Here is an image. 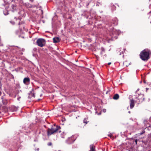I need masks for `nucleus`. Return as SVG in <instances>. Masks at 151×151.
<instances>
[{
  "instance_id": "obj_1",
  "label": "nucleus",
  "mask_w": 151,
  "mask_h": 151,
  "mask_svg": "<svg viewBox=\"0 0 151 151\" xmlns=\"http://www.w3.org/2000/svg\"><path fill=\"white\" fill-rule=\"evenodd\" d=\"M151 51L148 49H145L142 51L139 54L140 58L144 61H147L150 58Z\"/></svg>"
},
{
  "instance_id": "obj_2",
  "label": "nucleus",
  "mask_w": 151,
  "mask_h": 151,
  "mask_svg": "<svg viewBox=\"0 0 151 151\" xmlns=\"http://www.w3.org/2000/svg\"><path fill=\"white\" fill-rule=\"evenodd\" d=\"M60 128V127L58 125H56L55 124L54 126H52L51 128H48L47 130V134L48 136L49 137L52 134L56 133L58 130Z\"/></svg>"
},
{
  "instance_id": "obj_3",
  "label": "nucleus",
  "mask_w": 151,
  "mask_h": 151,
  "mask_svg": "<svg viewBox=\"0 0 151 151\" xmlns=\"http://www.w3.org/2000/svg\"><path fill=\"white\" fill-rule=\"evenodd\" d=\"M118 24V20L116 18H114L113 19L111 22L107 24H106V27H112L111 30H112L114 29L113 26L116 25Z\"/></svg>"
},
{
  "instance_id": "obj_4",
  "label": "nucleus",
  "mask_w": 151,
  "mask_h": 151,
  "mask_svg": "<svg viewBox=\"0 0 151 151\" xmlns=\"http://www.w3.org/2000/svg\"><path fill=\"white\" fill-rule=\"evenodd\" d=\"M76 139V137L74 135H72L70 137H68L65 140V143L68 145L72 144L74 142Z\"/></svg>"
},
{
  "instance_id": "obj_5",
  "label": "nucleus",
  "mask_w": 151,
  "mask_h": 151,
  "mask_svg": "<svg viewBox=\"0 0 151 151\" xmlns=\"http://www.w3.org/2000/svg\"><path fill=\"white\" fill-rule=\"evenodd\" d=\"M46 43V41L45 39L42 38H39L36 41L37 45L40 47L44 46Z\"/></svg>"
},
{
  "instance_id": "obj_6",
  "label": "nucleus",
  "mask_w": 151,
  "mask_h": 151,
  "mask_svg": "<svg viewBox=\"0 0 151 151\" xmlns=\"http://www.w3.org/2000/svg\"><path fill=\"white\" fill-rule=\"evenodd\" d=\"M11 47L12 51L14 54H17L18 51H24V49L23 48L21 50V48L20 47L17 46H13Z\"/></svg>"
},
{
  "instance_id": "obj_7",
  "label": "nucleus",
  "mask_w": 151,
  "mask_h": 151,
  "mask_svg": "<svg viewBox=\"0 0 151 151\" xmlns=\"http://www.w3.org/2000/svg\"><path fill=\"white\" fill-rule=\"evenodd\" d=\"M138 96L136 98V99H137L139 100V102L140 103L142 102L145 100V98L144 97V96L143 94H138Z\"/></svg>"
},
{
  "instance_id": "obj_8",
  "label": "nucleus",
  "mask_w": 151,
  "mask_h": 151,
  "mask_svg": "<svg viewBox=\"0 0 151 151\" xmlns=\"http://www.w3.org/2000/svg\"><path fill=\"white\" fill-rule=\"evenodd\" d=\"M1 100L2 102V104L4 105H6L8 103V100L6 98L5 95H4L3 96H1Z\"/></svg>"
},
{
  "instance_id": "obj_9",
  "label": "nucleus",
  "mask_w": 151,
  "mask_h": 151,
  "mask_svg": "<svg viewBox=\"0 0 151 151\" xmlns=\"http://www.w3.org/2000/svg\"><path fill=\"white\" fill-rule=\"evenodd\" d=\"M24 83L26 85H29L30 82V79L28 77L25 78L23 80Z\"/></svg>"
},
{
  "instance_id": "obj_10",
  "label": "nucleus",
  "mask_w": 151,
  "mask_h": 151,
  "mask_svg": "<svg viewBox=\"0 0 151 151\" xmlns=\"http://www.w3.org/2000/svg\"><path fill=\"white\" fill-rule=\"evenodd\" d=\"M134 101L133 99H130V108L132 109L134 107Z\"/></svg>"
},
{
  "instance_id": "obj_11",
  "label": "nucleus",
  "mask_w": 151,
  "mask_h": 151,
  "mask_svg": "<svg viewBox=\"0 0 151 151\" xmlns=\"http://www.w3.org/2000/svg\"><path fill=\"white\" fill-rule=\"evenodd\" d=\"M6 75L9 78V79H8L9 81H11L12 79H14V76L12 74L8 73L6 74Z\"/></svg>"
},
{
  "instance_id": "obj_12",
  "label": "nucleus",
  "mask_w": 151,
  "mask_h": 151,
  "mask_svg": "<svg viewBox=\"0 0 151 151\" xmlns=\"http://www.w3.org/2000/svg\"><path fill=\"white\" fill-rule=\"evenodd\" d=\"M53 42L54 43L59 42H60V38L58 37H54L53 39Z\"/></svg>"
},
{
  "instance_id": "obj_13",
  "label": "nucleus",
  "mask_w": 151,
  "mask_h": 151,
  "mask_svg": "<svg viewBox=\"0 0 151 151\" xmlns=\"http://www.w3.org/2000/svg\"><path fill=\"white\" fill-rule=\"evenodd\" d=\"M90 150L89 151H95V146L93 145H90Z\"/></svg>"
},
{
  "instance_id": "obj_14",
  "label": "nucleus",
  "mask_w": 151,
  "mask_h": 151,
  "mask_svg": "<svg viewBox=\"0 0 151 151\" xmlns=\"http://www.w3.org/2000/svg\"><path fill=\"white\" fill-rule=\"evenodd\" d=\"M119 97V95L118 94H116L114 95L113 97V99L115 100H117Z\"/></svg>"
},
{
  "instance_id": "obj_15",
  "label": "nucleus",
  "mask_w": 151,
  "mask_h": 151,
  "mask_svg": "<svg viewBox=\"0 0 151 151\" xmlns=\"http://www.w3.org/2000/svg\"><path fill=\"white\" fill-rule=\"evenodd\" d=\"M17 110V108L15 106H13L11 108V109H10L11 111H16Z\"/></svg>"
},
{
  "instance_id": "obj_16",
  "label": "nucleus",
  "mask_w": 151,
  "mask_h": 151,
  "mask_svg": "<svg viewBox=\"0 0 151 151\" xmlns=\"http://www.w3.org/2000/svg\"><path fill=\"white\" fill-rule=\"evenodd\" d=\"M101 52H100V54L101 55H102L105 52V49L103 47H101Z\"/></svg>"
},
{
  "instance_id": "obj_17",
  "label": "nucleus",
  "mask_w": 151,
  "mask_h": 151,
  "mask_svg": "<svg viewBox=\"0 0 151 151\" xmlns=\"http://www.w3.org/2000/svg\"><path fill=\"white\" fill-rule=\"evenodd\" d=\"M24 22H19L18 24L19 25L20 27H21V29H22V27H24Z\"/></svg>"
},
{
  "instance_id": "obj_18",
  "label": "nucleus",
  "mask_w": 151,
  "mask_h": 151,
  "mask_svg": "<svg viewBox=\"0 0 151 151\" xmlns=\"http://www.w3.org/2000/svg\"><path fill=\"white\" fill-rule=\"evenodd\" d=\"M147 120H145L144 122L145 124V125L146 127H150V125L149 124H147L146 123H147Z\"/></svg>"
},
{
  "instance_id": "obj_19",
  "label": "nucleus",
  "mask_w": 151,
  "mask_h": 151,
  "mask_svg": "<svg viewBox=\"0 0 151 151\" xmlns=\"http://www.w3.org/2000/svg\"><path fill=\"white\" fill-rule=\"evenodd\" d=\"M4 14L5 15H7L9 14L8 11L6 9H5L4 11Z\"/></svg>"
},
{
  "instance_id": "obj_20",
  "label": "nucleus",
  "mask_w": 151,
  "mask_h": 151,
  "mask_svg": "<svg viewBox=\"0 0 151 151\" xmlns=\"http://www.w3.org/2000/svg\"><path fill=\"white\" fill-rule=\"evenodd\" d=\"M65 135L66 134L64 132H63L61 134V137L62 138H64Z\"/></svg>"
},
{
  "instance_id": "obj_21",
  "label": "nucleus",
  "mask_w": 151,
  "mask_h": 151,
  "mask_svg": "<svg viewBox=\"0 0 151 151\" xmlns=\"http://www.w3.org/2000/svg\"><path fill=\"white\" fill-rule=\"evenodd\" d=\"M33 92H30L29 94L31 96L35 97V95L34 93H33Z\"/></svg>"
},
{
  "instance_id": "obj_22",
  "label": "nucleus",
  "mask_w": 151,
  "mask_h": 151,
  "mask_svg": "<svg viewBox=\"0 0 151 151\" xmlns=\"http://www.w3.org/2000/svg\"><path fill=\"white\" fill-rule=\"evenodd\" d=\"M83 122L84 123H85V124H87V123H88V121H87V118H85L83 120Z\"/></svg>"
},
{
  "instance_id": "obj_23",
  "label": "nucleus",
  "mask_w": 151,
  "mask_h": 151,
  "mask_svg": "<svg viewBox=\"0 0 151 151\" xmlns=\"http://www.w3.org/2000/svg\"><path fill=\"white\" fill-rule=\"evenodd\" d=\"M16 5L15 4H12V7L13 9L15 10L16 9Z\"/></svg>"
},
{
  "instance_id": "obj_24",
  "label": "nucleus",
  "mask_w": 151,
  "mask_h": 151,
  "mask_svg": "<svg viewBox=\"0 0 151 151\" xmlns=\"http://www.w3.org/2000/svg\"><path fill=\"white\" fill-rule=\"evenodd\" d=\"M145 132V130H143L142 132H140L139 133V134L141 135L142 134H143Z\"/></svg>"
},
{
  "instance_id": "obj_25",
  "label": "nucleus",
  "mask_w": 151,
  "mask_h": 151,
  "mask_svg": "<svg viewBox=\"0 0 151 151\" xmlns=\"http://www.w3.org/2000/svg\"><path fill=\"white\" fill-rule=\"evenodd\" d=\"M52 145V144L51 142H49L47 143V145L48 146H51Z\"/></svg>"
},
{
  "instance_id": "obj_26",
  "label": "nucleus",
  "mask_w": 151,
  "mask_h": 151,
  "mask_svg": "<svg viewBox=\"0 0 151 151\" xmlns=\"http://www.w3.org/2000/svg\"><path fill=\"white\" fill-rule=\"evenodd\" d=\"M112 9L114 10H115L116 9V6L114 5H113V6H112Z\"/></svg>"
},
{
  "instance_id": "obj_27",
  "label": "nucleus",
  "mask_w": 151,
  "mask_h": 151,
  "mask_svg": "<svg viewBox=\"0 0 151 151\" xmlns=\"http://www.w3.org/2000/svg\"><path fill=\"white\" fill-rule=\"evenodd\" d=\"M10 22L13 25H14L15 24V22L14 21H10Z\"/></svg>"
},
{
  "instance_id": "obj_28",
  "label": "nucleus",
  "mask_w": 151,
  "mask_h": 151,
  "mask_svg": "<svg viewBox=\"0 0 151 151\" xmlns=\"http://www.w3.org/2000/svg\"><path fill=\"white\" fill-rule=\"evenodd\" d=\"M100 4V3L99 2H97V3L96 4V6H99Z\"/></svg>"
},
{
  "instance_id": "obj_29",
  "label": "nucleus",
  "mask_w": 151,
  "mask_h": 151,
  "mask_svg": "<svg viewBox=\"0 0 151 151\" xmlns=\"http://www.w3.org/2000/svg\"><path fill=\"white\" fill-rule=\"evenodd\" d=\"M19 31L17 30L15 31V33L17 35L18 34V33L19 32Z\"/></svg>"
},
{
  "instance_id": "obj_30",
  "label": "nucleus",
  "mask_w": 151,
  "mask_h": 151,
  "mask_svg": "<svg viewBox=\"0 0 151 151\" xmlns=\"http://www.w3.org/2000/svg\"><path fill=\"white\" fill-rule=\"evenodd\" d=\"M122 53V54H123V52L122 51V52H119L118 53V54L119 55H121V53Z\"/></svg>"
},
{
  "instance_id": "obj_31",
  "label": "nucleus",
  "mask_w": 151,
  "mask_h": 151,
  "mask_svg": "<svg viewBox=\"0 0 151 151\" xmlns=\"http://www.w3.org/2000/svg\"><path fill=\"white\" fill-rule=\"evenodd\" d=\"M102 111L104 112L105 113L106 111V109H104Z\"/></svg>"
},
{
  "instance_id": "obj_32",
  "label": "nucleus",
  "mask_w": 151,
  "mask_h": 151,
  "mask_svg": "<svg viewBox=\"0 0 151 151\" xmlns=\"http://www.w3.org/2000/svg\"><path fill=\"white\" fill-rule=\"evenodd\" d=\"M33 50L34 51H36L37 50V49L36 48H35L33 49Z\"/></svg>"
},
{
  "instance_id": "obj_33",
  "label": "nucleus",
  "mask_w": 151,
  "mask_h": 151,
  "mask_svg": "<svg viewBox=\"0 0 151 151\" xmlns=\"http://www.w3.org/2000/svg\"><path fill=\"white\" fill-rule=\"evenodd\" d=\"M108 136L110 137H111L112 136V134H108Z\"/></svg>"
},
{
  "instance_id": "obj_34",
  "label": "nucleus",
  "mask_w": 151,
  "mask_h": 151,
  "mask_svg": "<svg viewBox=\"0 0 151 151\" xmlns=\"http://www.w3.org/2000/svg\"><path fill=\"white\" fill-rule=\"evenodd\" d=\"M139 90V88H138L137 91H136V92H135V93L136 94L137 93V92Z\"/></svg>"
},
{
  "instance_id": "obj_35",
  "label": "nucleus",
  "mask_w": 151,
  "mask_h": 151,
  "mask_svg": "<svg viewBox=\"0 0 151 151\" xmlns=\"http://www.w3.org/2000/svg\"><path fill=\"white\" fill-rule=\"evenodd\" d=\"M39 148H37L36 149H35V150L39 151Z\"/></svg>"
},
{
  "instance_id": "obj_36",
  "label": "nucleus",
  "mask_w": 151,
  "mask_h": 151,
  "mask_svg": "<svg viewBox=\"0 0 151 151\" xmlns=\"http://www.w3.org/2000/svg\"><path fill=\"white\" fill-rule=\"evenodd\" d=\"M72 17H68L69 19H71L72 18Z\"/></svg>"
},
{
  "instance_id": "obj_37",
  "label": "nucleus",
  "mask_w": 151,
  "mask_h": 151,
  "mask_svg": "<svg viewBox=\"0 0 151 151\" xmlns=\"http://www.w3.org/2000/svg\"><path fill=\"white\" fill-rule=\"evenodd\" d=\"M111 64V62H109V63H108V65H110Z\"/></svg>"
},
{
  "instance_id": "obj_38",
  "label": "nucleus",
  "mask_w": 151,
  "mask_h": 151,
  "mask_svg": "<svg viewBox=\"0 0 151 151\" xmlns=\"http://www.w3.org/2000/svg\"><path fill=\"white\" fill-rule=\"evenodd\" d=\"M20 97H19V98H17V100H19V99H20Z\"/></svg>"
},
{
  "instance_id": "obj_39",
  "label": "nucleus",
  "mask_w": 151,
  "mask_h": 151,
  "mask_svg": "<svg viewBox=\"0 0 151 151\" xmlns=\"http://www.w3.org/2000/svg\"><path fill=\"white\" fill-rule=\"evenodd\" d=\"M101 114V112H100L98 114V115H100Z\"/></svg>"
},
{
  "instance_id": "obj_40",
  "label": "nucleus",
  "mask_w": 151,
  "mask_h": 151,
  "mask_svg": "<svg viewBox=\"0 0 151 151\" xmlns=\"http://www.w3.org/2000/svg\"><path fill=\"white\" fill-rule=\"evenodd\" d=\"M135 142H136V143L137 144V140H136L135 141Z\"/></svg>"
},
{
  "instance_id": "obj_41",
  "label": "nucleus",
  "mask_w": 151,
  "mask_h": 151,
  "mask_svg": "<svg viewBox=\"0 0 151 151\" xmlns=\"http://www.w3.org/2000/svg\"><path fill=\"white\" fill-rule=\"evenodd\" d=\"M89 3H88V4H87L86 5V6H87L89 5Z\"/></svg>"
},
{
  "instance_id": "obj_42",
  "label": "nucleus",
  "mask_w": 151,
  "mask_h": 151,
  "mask_svg": "<svg viewBox=\"0 0 151 151\" xmlns=\"http://www.w3.org/2000/svg\"><path fill=\"white\" fill-rule=\"evenodd\" d=\"M41 11L42 12V13L43 14V11L42 10H41Z\"/></svg>"
},
{
  "instance_id": "obj_43",
  "label": "nucleus",
  "mask_w": 151,
  "mask_h": 151,
  "mask_svg": "<svg viewBox=\"0 0 151 151\" xmlns=\"http://www.w3.org/2000/svg\"><path fill=\"white\" fill-rule=\"evenodd\" d=\"M1 88V85H0V89Z\"/></svg>"
},
{
  "instance_id": "obj_44",
  "label": "nucleus",
  "mask_w": 151,
  "mask_h": 151,
  "mask_svg": "<svg viewBox=\"0 0 151 151\" xmlns=\"http://www.w3.org/2000/svg\"><path fill=\"white\" fill-rule=\"evenodd\" d=\"M151 11H150V12L148 13V14H150V13H151Z\"/></svg>"
},
{
  "instance_id": "obj_45",
  "label": "nucleus",
  "mask_w": 151,
  "mask_h": 151,
  "mask_svg": "<svg viewBox=\"0 0 151 151\" xmlns=\"http://www.w3.org/2000/svg\"><path fill=\"white\" fill-rule=\"evenodd\" d=\"M128 112L129 113H130V111H129Z\"/></svg>"
},
{
  "instance_id": "obj_46",
  "label": "nucleus",
  "mask_w": 151,
  "mask_h": 151,
  "mask_svg": "<svg viewBox=\"0 0 151 151\" xmlns=\"http://www.w3.org/2000/svg\"><path fill=\"white\" fill-rule=\"evenodd\" d=\"M22 37L23 38H24V37Z\"/></svg>"
},
{
  "instance_id": "obj_47",
  "label": "nucleus",
  "mask_w": 151,
  "mask_h": 151,
  "mask_svg": "<svg viewBox=\"0 0 151 151\" xmlns=\"http://www.w3.org/2000/svg\"><path fill=\"white\" fill-rule=\"evenodd\" d=\"M11 0L12 2L13 1V0Z\"/></svg>"
}]
</instances>
